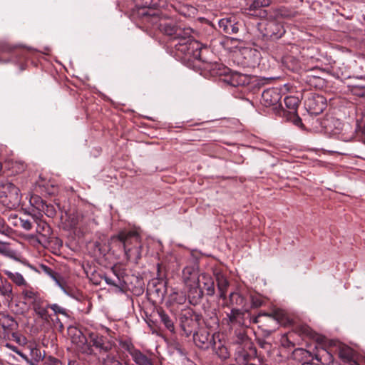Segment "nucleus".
Segmentation results:
<instances>
[{"instance_id":"nucleus-1","label":"nucleus","mask_w":365,"mask_h":365,"mask_svg":"<svg viewBox=\"0 0 365 365\" xmlns=\"http://www.w3.org/2000/svg\"><path fill=\"white\" fill-rule=\"evenodd\" d=\"M202 68L212 76L225 78L223 81L234 87L245 86L250 83V78L248 76L240 73H232L230 69L217 62H206L203 63Z\"/></svg>"},{"instance_id":"nucleus-2","label":"nucleus","mask_w":365,"mask_h":365,"mask_svg":"<svg viewBox=\"0 0 365 365\" xmlns=\"http://www.w3.org/2000/svg\"><path fill=\"white\" fill-rule=\"evenodd\" d=\"M175 47L176 51L184 54L189 60L192 58L198 61L200 63H202L199 64L198 66L203 70V63L206 62L203 61L201 62L202 43L197 41H188L183 38L178 41Z\"/></svg>"},{"instance_id":"nucleus-3","label":"nucleus","mask_w":365,"mask_h":365,"mask_svg":"<svg viewBox=\"0 0 365 365\" xmlns=\"http://www.w3.org/2000/svg\"><path fill=\"white\" fill-rule=\"evenodd\" d=\"M199 316L191 309H183L180 314V322L182 330L186 336H189L197 326Z\"/></svg>"},{"instance_id":"nucleus-4","label":"nucleus","mask_w":365,"mask_h":365,"mask_svg":"<svg viewBox=\"0 0 365 365\" xmlns=\"http://www.w3.org/2000/svg\"><path fill=\"white\" fill-rule=\"evenodd\" d=\"M88 338L90 341L89 344L91 345V348L95 347L99 351L100 354H113L111 351L115 343L106 336L98 333L90 332L88 334Z\"/></svg>"},{"instance_id":"nucleus-5","label":"nucleus","mask_w":365,"mask_h":365,"mask_svg":"<svg viewBox=\"0 0 365 365\" xmlns=\"http://www.w3.org/2000/svg\"><path fill=\"white\" fill-rule=\"evenodd\" d=\"M257 350L251 340H247L245 346H238L236 350V361L240 365H246L249 361L255 359Z\"/></svg>"},{"instance_id":"nucleus-6","label":"nucleus","mask_w":365,"mask_h":365,"mask_svg":"<svg viewBox=\"0 0 365 365\" xmlns=\"http://www.w3.org/2000/svg\"><path fill=\"white\" fill-rule=\"evenodd\" d=\"M25 352L16 351L20 356L24 359L31 365L43 360L44 356L42 354L39 348L34 344L29 343L24 347Z\"/></svg>"},{"instance_id":"nucleus-7","label":"nucleus","mask_w":365,"mask_h":365,"mask_svg":"<svg viewBox=\"0 0 365 365\" xmlns=\"http://www.w3.org/2000/svg\"><path fill=\"white\" fill-rule=\"evenodd\" d=\"M220 31L227 35L237 34L241 27V24L235 16H227L218 21Z\"/></svg>"},{"instance_id":"nucleus-8","label":"nucleus","mask_w":365,"mask_h":365,"mask_svg":"<svg viewBox=\"0 0 365 365\" xmlns=\"http://www.w3.org/2000/svg\"><path fill=\"white\" fill-rule=\"evenodd\" d=\"M153 22L162 33L170 36L175 39V36L176 35L179 26H177L174 20L170 19H158L157 17H154L153 19Z\"/></svg>"},{"instance_id":"nucleus-9","label":"nucleus","mask_w":365,"mask_h":365,"mask_svg":"<svg viewBox=\"0 0 365 365\" xmlns=\"http://www.w3.org/2000/svg\"><path fill=\"white\" fill-rule=\"evenodd\" d=\"M115 238L122 244L124 252H126L127 249L131 248L140 242V236L135 230L120 232Z\"/></svg>"},{"instance_id":"nucleus-10","label":"nucleus","mask_w":365,"mask_h":365,"mask_svg":"<svg viewBox=\"0 0 365 365\" xmlns=\"http://www.w3.org/2000/svg\"><path fill=\"white\" fill-rule=\"evenodd\" d=\"M72 342L76 345L81 353L88 356L96 354L91 345L88 343L87 338L80 330H76L72 337Z\"/></svg>"},{"instance_id":"nucleus-11","label":"nucleus","mask_w":365,"mask_h":365,"mask_svg":"<svg viewBox=\"0 0 365 365\" xmlns=\"http://www.w3.org/2000/svg\"><path fill=\"white\" fill-rule=\"evenodd\" d=\"M50 304L43 297L32 304L31 309L35 315L45 323H48L51 319V315L48 313Z\"/></svg>"},{"instance_id":"nucleus-12","label":"nucleus","mask_w":365,"mask_h":365,"mask_svg":"<svg viewBox=\"0 0 365 365\" xmlns=\"http://www.w3.org/2000/svg\"><path fill=\"white\" fill-rule=\"evenodd\" d=\"M298 15V12L292 8L284 6L272 7L269 10V18L274 20L292 19Z\"/></svg>"},{"instance_id":"nucleus-13","label":"nucleus","mask_w":365,"mask_h":365,"mask_svg":"<svg viewBox=\"0 0 365 365\" xmlns=\"http://www.w3.org/2000/svg\"><path fill=\"white\" fill-rule=\"evenodd\" d=\"M201 273H199L198 267L195 264L187 265L182 272V279L185 286H191V284L200 283Z\"/></svg>"},{"instance_id":"nucleus-14","label":"nucleus","mask_w":365,"mask_h":365,"mask_svg":"<svg viewBox=\"0 0 365 365\" xmlns=\"http://www.w3.org/2000/svg\"><path fill=\"white\" fill-rule=\"evenodd\" d=\"M216 339L217 336L210 334L206 330L193 334V339L196 346L202 349H208L212 347V343Z\"/></svg>"},{"instance_id":"nucleus-15","label":"nucleus","mask_w":365,"mask_h":365,"mask_svg":"<svg viewBox=\"0 0 365 365\" xmlns=\"http://www.w3.org/2000/svg\"><path fill=\"white\" fill-rule=\"evenodd\" d=\"M309 110L315 114L322 113L326 108V100L321 96L317 94H310L305 101Z\"/></svg>"},{"instance_id":"nucleus-16","label":"nucleus","mask_w":365,"mask_h":365,"mask_svg":"<svg viewBox=\"0 0 365 365\" xmlns=\"http://www.w3.org/2000/svg\"><path fill=\"white\" fill-rule=\"evenodd\" d=\"M280 99V92L277 88H268L262 93L261 103L266 107H277Z\"/></svg>"},{"instance_id":"nucleus-17","label":"nucleus","mask_w":365,"mask_h":365,"mask_svg":"<svg viewBox=\"0 0 365 365\" xmlns=\"http://www.w3.org/2000/svg\"><path fill=\"white\" fill-rule=\"evenodd\" d=\"M128 351L136 365H155V359L152 354H144L134 347L128 349Z\"/></svg>"},{"instance_id":"nucleus-18","label":"nucleus","mask_w":365,"mask_h":365,"mask_svg":"<svg viewBox=\"0 0 365 365\" xmlns=\"http://www.w3.org/2000/svg\"><path fill=\"white\" fill-rule=\"evenodd\" d=\"M263 31L264 36L265 35L274 38H279L285 33L284 26L273 19L266 24Z\"/></svg>"},{"instance_id":"nucleus-19","label":"nucleus","mask_w":365,"mask_h":365,"mask_svg":"<svg viewBox=\"0 0 365 365\" xmlns=\"http://www.w3.org/2000/svg\"><path fill=\"white\" fill-rule=\"evenodd\" d=\"M185 288L189 302L193 305L199 304L204 294L200 283L191 284V286H185Z\"/></svg>"},{"instance_id":"nucleus-20","label":"nucleus","mask_w":365,"mask_h":365,"mask_svg":"<svg viewBox=\"0 0 365 365\" xmlns=\"http://www.w3.org/2000/svg\"><path fill=\"white\" fill-rule=\"evenodd\" d=\"M200 285L207 296H213L215 293V283L212 277L206 273H201Z\"/></svg>"},{"instance_id":"nucleus-21","label":"nucleus","mask_w":365,"mask_h":365,"mask_svg":"<svg viewBox=\"0 0 365 365\" xmlns=\"http://www.w3.org/2000/svg\"><path fill=\"white\" fill-rule=\"evenodd\" d=\"M339 356L343 361V365H359L354 360L353 349L347 346L339 347Z\"/></svg>"},{"instance_id":"nucleus-22","label":"nucleus","mask_w":365,"mask_h":365,"mask_svg":"<svg viewBox=\"0 0 365 365\" xmlns=\"http://www.w3.org/2000/svg\"><path fill=\"white\" fill-rule=\"evenodd\" d=\"M215 276L217 282L220 298L225 300L226 299L227 289L230 285L229 281L227 280V277L221 272H215Z\"/></svg>"},{"instance_id":"nucleus-23","label":"nucleus","mask_w":365,"mask_h":365,"mask_svg":"<svg viewBox=\"0 0 365 365\" xmlns=\"http://www.w3.org/2000/svg\"><path fill=\"white\" fill-rule=\"evenodd\" d=\"M22 298L25 304L31 306L42 297L41 294L32 287H25L21 292Z\"/></svg>"},{"instance_id":"nucleus-24","label":"nucleus","mask_w":365,"mask_h":365,"mask_svg":"<svg viewBox=\"0 0 365 365\" xmlns=\"http://www.w3.org/2000/svg\"><path fill=\"white\" fill-rule=\"evenodd\" d=\"M211 348L221 359H227L230 357V351L225 345V343L219 339V335H217V339L214 340Z\"/></svg>"},{"instance_id":"nucleus-25","label":"nucleus","mask_w":365,"mask_h":365,"mask_svg":"<svg viewBox=\"0 0 365 365\" xmlns=\"http://www.w3.org/2000/svg\"><path fill=\"white\" fill-rule=\"evenodd\" d=\"M314 359L321 365H329L333 361V356L326 349H317L314 354Z\"/></svg>"},{"instance_id":"nucleus-26","label":"nucleus","mask_w":365,"mask_h":365,"mask_svg":"<svg viewBox=\"0 0 365 365\" xmlns=\"http://www.w3.org/2000/svg\"><path fill=\"white\" fill-rule=\"evenodd\" d=\"M142 245L141 241L139 244L135 245L131 248L127 249L125 255L128 260H133L138 263L141 258Z\"/></svg>"},{"instance_id":"nucleus-27","label":"nucleus","mask_w":365,"mask_h":365,"mask_svg":"<svg viewBox=\"0 0 365 365\" xmlns=\"http://www.w3.org/2000/svg\"><path fill=\"white\" fill-rule=\"evenodd\" d=\"M36 232L40 235L41 239L40 240L48 241L52 234L51 227L44 221L40 220L37 223Z\"/></svg>"},{"instance_id":"nucleus-28","label":"nucleus","mask_w":365,"mask_h":365,"mask_svg":"<svg viewBox=\"0 0 365 365\" xmlns=\"http://www.w3.org/2000/svg\"><path fill=\"white\" fill-rule=\"evenodd\" d=\"M0 294L6 302L12 301L14 295L11 284L7 281L1 282L0 284Z\"/></svg>"},{"instance_id":"nucleus-29","label":"nucleus","mask_w":365,"mask_h":365,"mask_svg":"<svg viewBox=\"0 0 365 365\" xmlns=\"http://www.w3.org/2000/svg\"><path fill=\"white\" fill-rule=\"evenodd\" d=\"M5 196L4 197H9L10 200L19 201V189L14 184L8 182L5 183L4 187Z\"/></svg>"},{"instance_id":"nucleus-30","label":"nucleus","mask_w":365,"mask_h":365,"mask_svg":"<svg viewBox=\"0 0 365 365\" xmlns=\"http://www.w3.org/2000/svg\"><path fill=\"white\" fill-rule=\"evenodd\" d=\"M292 356L294 359L299 360L302 363L314 359V354L302 348L295 349L292 352Z\"/></svg>"},{"instance_id":"nucleus-31","label":"nucleus","mask_w":365,"mask_h":365,"mask_svg":"<svg viewBox=\"0 0 365 365\" xmlns=\"http://www.w3.org/2000/svg\"><path fill=\"white\" fill-rule=\"evenodd\" d=\"M267 317L268 319L272 320L273 322H274L276 319H277V316L274 314H266V313H263V314H259L257 316H256L255 317L253 318L252 321L254 323H256V324H261L259 327L260 329H262L263 333L264 334V331L267 332V335H269L272 332V330H268V329H264V328H263L264 327V321L262 320V318L263 317Z\"/></svg>"},{"instance_id":"nucleus-32","label":"nucleus","mask_w":365,"mask_h":365,"mask_svg":"<svg viewBox=\"0 0 365 365\" xmlns=\"http://www.w3.org/2000/svg\"><path fill=\"white\" fill-rule=\"evenodd\" d=\"M158 315L160 317V321L165 327L171 332H173L175 330L174 323L172 319L169 317L168 314L165 313L163 309L158 310Z\"/></svg>"},{"instance_id":"nucleus-33","label":"nucleus","mask_w":365,"mask_h":365,"mask_svg":"<svg viewBox=\"0 0 365 365\" xmlns=\"http://www.w3.org/2000/svg\"><path fill=\"white\" fill-rule=\"evenodd\" d=\"M192 33V29L190 28H180L179 26L176 35L175 36V40L180 41L185 38L188 41H195L192 38L191 34Z\"/></svg>"},{"instance_id":"nucleus-34","label":"nucleus","mask_w":365,"mask_h":365,"mask_svg":"<svg viewBox=\"0 0 365 365\" xmlns=\"http://www.w3.org/2000/svg\"><path fill=\"white\" fill-rule=\"evenodd\" d=\"M272 3V0H252L247 7L250 11H255L262 7H267Z\"/></svg>"},{"instance_id":"nucleus-35","label":"nucleus","mask_w":365,"mask_h":365,"mask_svg":"<svg viewBox=\"0 0 365 365\" xmlns=\"http://www.w3.org/2000/svg\"><path fill=\"white\" fill-rule=\"evenodd\" d=\"M286 107L290 110V113H295L299 104V100L295 96H287L284 99Z\"/></svg>"},{"instance_id":"nucleus-36","label":"nucleus","mask_w":365,"mask_h":365,"mask_svg":"<svg viewBox=\"0 0 365 365\" xmlns=\"http://www.w3.org/2000/svg\"><path fill=\"white\" fill-rule=\"evenodd\" d=\"M101 365H123L116 354H108L100 359Z\"/></svg>"},{"instance_id":"nucleus-37","label":"nucleus","mask_w":365,"mask_h":365,"mask_svg":"<svg viewBox=\"0 0 365 365\" xmlns=\"http://www.w3.org/2000/svg\"><path fill=\"white\" fill-rule=\"evenodd\" d=\"M229 321L232 324H240L244 318V312L238 309H232L230 314H227Z\"/></svg>"},{"instance_id":"nucleus-38","label":"nucleus","mask_w":365,"mask_h":365,"mask_svg":"<svg viewBox=\"0 0 365 365\" xmlns=\"http://www.w3.org/2000/svg\"><path fill=\"white\" fill-rule=\"evenodd\" d=\"M41 269L43 272L51 277L60 287L63 288V284L60 280V276L55 271H53L51 267L44 264L41 266Z\"/></svg>"},{"instance_id":"nucleus-39","label":"nucleus","mask_w":365,"mask_h":365,"mask_svg":"<svg viewBox=\"0 0 365 365\" xmlns=\"http://www.w3.org/2000/svg\"><path fill=\"white\" fill-rule=\"evenodd\" d=\"M5 274L8 278L16 285L21 286L26 284V280L21 274L18 272H12L11 271H6Z\"/></svg>"},{"instance_id":"nucleus-40","label":"nucleus","mask_w":365,"mask_h":365,"mask_svg":"<svg viewBox=\"0 0 365 365\" xmlns=\"http://www.w3.org/2000/svg\"><path fill=\"white\" fill-rule=\"evenodd\" d=\"M0 323L4 329H13L16 325L14 319L9 315H3L0 319Z\"/></svg>"},{"instance_id":"nucleus-41","label":"nucleus","mask_w":365,"mask_h":365,"mask_svg":"<svg viewBox=\"0 0 365 365\" xmlns=\"http://www.w3.org/2000/svg\"><path fill=\"white\" fill-rule=\"evenodd\" d=\"M29 202L32 207L31 209L40 211L43 210V206L46 204L38 195H32L30 198Z\"/></svg>"},{"instance_id":"nucleus-42","label":"nucleus","mask_w":365,"mask_h":365,"mask_svg":"<svg viewBox=\"0 0 365 365\" xmlns=\"http://www.w3.org/2000/svg\"><path fill=\"white\" fill-rule=\"evenodd\" d=\"M0 254L14 258L16 255V252L11 250L8 243L0 241Z\"/></svg>"},{"instance_id":"nucleus-43","label":"nucleus","mask_w":365,"mask_h":365,"mask_svg":"<svg viewBox=\"0 0 365 365\" xmlns=\"http://www.w3.org/2000/svg\"><path fill=\"white\" fill-rule=\"evenodd\" d=\"M15 220L16 221H19V225L21 227H23L26 230H30L32 228V223L29 220L18 218L16 215H11L9 217V220Z\"/></svg>"},{"instance_id":"nucleus-44","label":"nucleus","mask_w":365,"mask_h":365,"mask_svg":"<svg viewBox=\"0 0 365 365\" xmlns=\"http://www.w3.org/2000/svg\"><path fill=\"white\" fill-rule=\"evenodd\" d=\"M349 91L355 96L365 98V86L362 85H350Z\"/></svg>"},{"instance_id":"nucleus-45","label":"nucleus","mask_w":365,"mask_h":365,"mask_svg":"<svg viewBox=\"0 0 365 365\" xmlns=\"http://www.w3.org/2000/svg\"><path fill=\"white\" fill-rule=\"evenodd\" d=\"M49 309H51L56 315L61 314L66 317H69L67 310L58 304H50Z\"/></svg>"},{"instance_id":"nucleus-46","label":"nucleus","mask_w":365,"mask_h":365,"mask_svg":"<svg viewBox=\"0 0 365 365\" xmlns=\"http://www.w3.org/2000/svg\"><path fill=\"white\" fill-rule=\"evenodd\" d=\"M43 207V210H41V212H43V214H45L46 216L49 217H53L56 215V210L53 205H47L46 203Z\"/></svg>"},{"instance_id":"nucleus-47","label":"nucleus","mask_w":365,"mask_h":365,"mask_svg":"<svg viewBox=\"0 0 365 365\" xmlns=\"http://www.w3.org/2000/svg\"><path fill=\"white\" fill-rule=\"evenodd\" d=\"M12 338L19 345H22V346H26V345L28 344H27L26 338L25 336L18 334V333H13L12 334Z\"/></svg>"},{"instance_id":"nucleus-48","label":"nucleus","mask_w":365,"mask_h":365,"mask_svg":"<svg viewBox=\"0 0 365 365\" xmlns=\"http://www.w3.org/2000/svg\"><path fill=\"white\" fill-rule=\"evenodd\" d=\"M29 214L32 217L36 223L40 222V220H42L41 219L43 215V212L40 210H36L34 209H31Z\"/></svg>"},{"instance_id":"nucleus-49","label":"nucleus","mask_w":365,"mask_h":365,"mask_svg":"<svg viewBox=\"0 0 365 365\" xmlns=\"http://www.w3.org/2000/svg\"><path fill=\"white\" fill-rule=\"evenodd\" d=\"M42 361L43 365H62L61 361L52 356L43 358Z\"/></svg>"},{"instance_id":"nucleus-50","label":"nucleus","mask_w":365,"mask_h":365,"mask_svg":"<svg viewBox=\"0 0 365 365\" xmlns=\"http://www.w3.org/2000/svg\"><path fill=\"white\" fill-rule=\"evenodd\" d=\"M247 340H251L245 333L240 332L237 335L236 343L238 346H245Z\"/></svg>"},{"instance_id":"nucleus-51","label":"nucleus","mask_w":365,"mask_h":365,"mask_svg":"<svg viewBox=\"0 0 365 365\" xmlns=\"http://www.w3.org/2000/svg\"><path fill=\"white\" fill-rule=\"evenodd\" d=\"M304 81L307 83H309L311 86H317V83L321 82L323 81V79L320 78H316L315 76H307V73H306L304 77Z\"/></svg>"},{"instance_id":"nucleus-52","label":"nucleus","mask_w":365,"mask_h":365,"mask_svg":"<svg viewBox=\"0 0 365 365\" xmlns=\"http://www.w3.org/2000/svg\"><path fill=\"white\" fill-rule=\"evenodd\" d=\"M252 305L254 307L262 306L263 301L259 297L252 296L251 298Z\"/></svg>"},{"instance_id":"nucleus-53","label":"nucleus","mask_w":365,"mask_h":365,"mask_svg":"<svg viewBox=\"0 0 365 365\" xmlns=\"http://www.w3.org/2000/svg\"><path fill=\"white\" fill-rule=\"evenodd\" d=\"M8 232L9 227L6 226L4 220L0 217V232L2 234H6Z\"/></svg>"},{"instance_id":"nucleus-54","label":"nucleus","mask_w":365,"mask_h":365,"mask_svg":"<svg viewBox=\"0 0 365 365\" xmlns=\"http://www.w3.org/2000/svg\"><path fill=\"white\" fill-rule=\"evenodd\" d=\"M7 182V180H0V198H3L5 196L4 187L5 183Z\"/></svg>"},{"instance_id":"nucleus-55","label":"nucleus","mask_w":365,"mask_h":365,"mask_svg":"<svg viewBox=\"0 0 365 365\" xmlns=\"http://www.w3.org/2000/svg\"><path fill=\"white\" fill-rule=\"evenodd\" d=\"M235 299H236L237 302L238 300H240V302H242V300H243V299H242V297H241L238 294L235 293V292H232V293H230V301H231V302H232H232H233V300H234Z\"/></svg>"},{"instance_id":"nucleus-56","label":"nucleus","mask_w":365,"mask_h":365,"mask_svg":"<svg viewBox=\"0 0 365 365\" xmlns=\"http://www.w3.org/2000/svg\"><path fill=\"white\" fill-rule=\"evenodd\" d=\"M302 365H321L318 361H315V359L307 360L306 361L302 362Z\"/></svg>"},{"instance_id":"nucleus-57","label":"nucleus","mask_w":365,"mask_h":365,"mask_svg":"<svg viewBox=\"0 0 365 365\" xmlns=\"http://www.w3.org/2000/svg\"><path fill=\"white\" fill-rule=\"evenodd\" d=\"M15 166L17 167L16 172H21L25 169V165L22 163H15Z\"/></svg>"},{"instance_id":"nucleus-58","label":"nucleus","mask_w":365,"mask_h":365,"mask_svg":"<svg viewBox=\"0 0 365 365\" xmlns=\"http://www.w3.org/2000/svg\"><path fill=\"white\" fill-rule=\"evenodd\" d=\"M183 365H197L195 363H194L192 361L189 359L188 358H185L182 361Z\"/></svg>"},{"instance_id":"nucleus-59","label":"nucleus","mask_w":365,"mask_h":365,"mask_svg":"<svg viewBox=\"0 0 365 365\" xmlns=\"http://www.w3.org/2000/svg\"><path fill=\"white\" fill-rule=\"evenodd\" d=\"M11 50V48L7 45L1 46L0 51H9Z\"/></svg>"},{"instance_id":"nucleus-60","label":"nucleus","mask_w":365,"mask_h":365,"mask_svg":"<svg viewBox=\"0 0 365 365\" xmlns=\"http://www.w3.org/2000/svg\"><path fill=\"white\" fill-rule=\"evenodd\" d=\"M105 280L108 284L117 286V284L114 282V281L108 277H105Z\"/></svg>"},{"instance_id":"nucleus-61","label":"nucleus","mask_w":365,"mask_h":365,"mask_svg":"<svg viewBox=\"0 0 365 365\" xmlns=\"http://www.w3.org/2000/svg\"><path fill=\"white\" fill-rule=\"evenodd\" d=\"M55 323L59 326V328L62 330L63 329V323L61 322L60 319L56 317L55 319Z\"/></svg>"},{"instance_id":"nucleus-62","label":"nucleus","mask_w":365,"mask_h":365,"mask_svg":"<svg viewBox=\"0 0 365 365\" xmlns=\"http://www.w3.org/2000/svg\"><path fill=\"white\" fill-rule=\"evenodd\" d=\"M11 225H13L14 226H18V225H19V221H16L15 220H9Z\"/></svg>"},{"instance_id":"nucleus-63","label":"nucleus","mask_w":365,"mask_h":365,"mask_svg":"<svg viewBox=\"0 0 365 365\" xmlns=\"http://www.w3.org/2000/svg\"><path fill=\"white\" fill-rule=\"evenodd\" d=\"M259 344L261 346V347L264 348V344H265L264 341H259Z\"/></svg>"},{"instance_id":"nucleus-64","label":"nucleus","mask_w":365,"mask_h":365,"mask_svg":"<svg viewBox=\"0 0 365 365\" xmlns=\"http://www.w3.org/2000/svg\"><path fill=\"white\" fill-rule=\"evenodd\" d=\"M78 224V221H72V225L73 226H76Z\"/></svg>"}]
</instances>
